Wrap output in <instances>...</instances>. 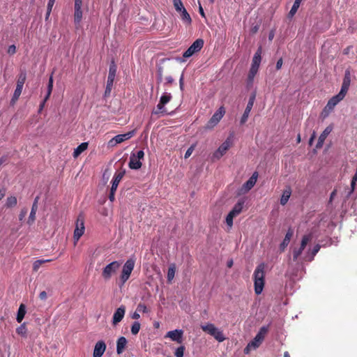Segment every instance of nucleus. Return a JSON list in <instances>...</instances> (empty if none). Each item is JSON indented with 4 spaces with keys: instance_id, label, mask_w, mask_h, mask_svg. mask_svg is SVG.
<instances>
[{
    "instance_id": "f257e3e1",
    "label": "nucleus",
    "mask_w": 357,
    "mask_h": 357,
    "mask_svg": "<svg viewBox=\"0 0 357 357\" xmlns=\"http://www.w3.org/2000/svg\"><path fill=\"white\" fill-rule=\"evenodd\" d=\"M255 292L259 295L264 289L265 284V264H259L253 273Z\"/></svg>"
},
{
    "instance_id": "f03ea898",
    "label": "nucleus",
    "mask_w": 357,
    "mask_h": 357,
    "mask_svg": "<svg viewBox=\"0 0 357 357\" xmlns=\"http://www.w3.org/2000/svg\"><path fill=\"white\" fill-rule=\"evenodd\" d=\"M135 260L132 258L128 259L124 264L121 275L119 277V286L122 287L129 279L132 271L134 269Z\"/></svg>"
},
{
    "instance_id": "7ed1b4c3",
    "label": "nucleus",
    "mask_w": 357,
    "mask_h": 357,
    "mask_svg": "<svg viewBox=\"0 0 357 357\" xmlns=\"http://www.w3.org/2000/svg\"><path fill=\"white\" fill-rule=\"evenodd\" d=\"M268 331V326H262L253 340H252L250 343H248V346L245 348L244 352L245 354H248L250 348L256 349L259 347V345L263 342L266 335Z\"/></svg>"
},
{
    "instance_id": "20e7f679",
    "label": "nucleus",
    "mask_w": 357,
    "mask_h": 357,
    "mask_svg": "<svg viewBox=\"0 0 357 357\" xmlns=\"http://www.w3.org/2000/svg\"><path fill=\"white\" fill-rule=\"evenodd\" d=\"M173 5L176 11L179 13L181 20L185 25H190L192 23V18L190 14L185 8L181 0H173Z\"/></svg>"
},
{
    "instance_id": "39448f33",
    "label": "nucleus",
    "mask_w": 357,
    "mask_h": 357,
    "mask_svg": "<svg viewBox=\"0 0 357 357\" xmlns=\"http://www.w3.org/2000/svg\"><path fill=\"white\" fill-rule=\"evenodd\" d=\"M26 79V74L24 71H22L18 75L17 80L16 89L14 91L13 97L10 100V105L13 106L18 100L23 89V86Z\"/></svg>"
},
{
    "instance_id": "423d86ee",
    "label": "nucleus",
    "mask_w": 357,
    "mask_h": 357,
    "mask_svg": "<svg viewBox=\"0 0 357 357\" xmlns=\"http://www.w3.org/2000/svg\"><path fill=\"white\" fill-rule=\"evenodd\" d=\"M172 98L171 93H164L159 100L158 104L156 106V109L152 112V114H157L164 116L167 114V111L165 107V105L167 104Z\"/></svg>"
},
{
    "instance_id": "0eeeda50",
    "label": "nucleus",
    "mask_w": 357,
    "mask_h": 357,
    "mask_svg": "<svg viewBox=\"0 0 357 357\" xmlns=\"http://www.w3.org/2000/svg\"><path fill=\"white\" fill-rule=\"evenodd\" d=\"M201 328L205 333L213 336L216 340L220 342H223L225 337L221 331L217 328L213 324H207L206 325L201 326Z\"/></svg>"
},
{
    "instance_id": "6e6552de",
    "label": "nucleus",
    "mask_w": 357,
    "mask_h": 357,
    "mask_svg": "<svg viewBox=\"0 0 357 357\" xmlns=\"http://www.w3.org/2000/svg\"><path fill=\"white\" fill-rule=\"evenodd\" d=\"M121 261H114L107 264L102 270V277L105 280H109L112 275L116 273L121 265Z\"/></svg>"
},
{
    "instance_id": "1a4fd4ad",
    "label": "nucleus",
    "mask_w": 357,
    "mask_h": 357,
    "mask_svg": "<svg viewBox=\"0 0 357 357\" xmlns=\"http://www.w3.org/2000/svg\"><path fill=\"white\" fill-rule=\"evenodd\" d=\"M345 97V95L343 93L339 92L338 94L336 96H334L332 97L328 101L327 105L325 106L324 109H323L322 114L324 115V116H328V114L331 112L335 107Z\"/></svg>"
},
{
    "instance_id": "9d476101",
    "label": "nucleus",
    "mask_w": 357,
    "mask_h": 357,
    "mask_svg": "<svg viewBox=\"0 0 357 357\" xmlns=\"http://www.w3.org/2000/svg\"><path fill=\"white\" fill-rule=\"evenodd\" d=\"M225 114V109L223 106H221L213 114L212 117L207 122L205 128L211 130L222 119Z\"/></svg>"
},
{
    "instance_id": "9b49d317",
    "label": "nucleus",
    "mask_w": 357,
    "mask_h": 357,
    "mask_svg": "<svg viewBox=\"0 0 357 357\" xmlns=\"http://www.w3.org/2000/svg\"><path fill=\"white\" fill-rule=\"evenodd\" d=\"M116 73V66L114 62L112 61L109 66V74L107 77V86L105 91V96H109L110 95L112 88L113 86V83L114 81V78Z\"/></svg>"
},
{
    "instance_id": "f8f14e48",
    "label": "nucleus",
    "mask_w": 357,
    "mask_h": 357,
    "mask_svg": "<svg viewBox=\"0 0 357 357\" xmlns=\"http://www.w3.org/2000/svg\"><path fill=\"white\" fill-rule=\"evenodd\" d=\"M85 231L84 218L82 214L77 216L75 229L74 231L73 238L75 242L78 241L80 237L84 234Z\"/></svg>"
},
{
    "instance_id": "ddd939ff",
    "label": "nucleus",
    "mask_w": 357,
    "mask_h": 357,
    "mask_svg": "<svg viewBox=\"0 0 357 357\" xmlns=\"http://www.w3.org/2000/svg\"><path fill=\"white\" fill-rule=\"evenodd\" d=\"M204 40L202 38L197 39L189 47L183 52V56L184 58H189L194 54L199 52L204 46Z\"/></svg>"
},
{
    "instance_id": "4468645a",
    "label": "nucleus",
    "mask_w": 357,
    "mask_h": 357,
    "mask_svg": "<svg viewBox=\"0 0 357 357\" xmlns=\"http://www.w3.org/2000/svg\"><path fill=\"white\" fill-rule=\"evenodd\" d=\"M312 236L311 234L304 235L302 238L301 246L299 248H295L293 250V260L297 261L298 258L302 254L303 251L305 248L307 244L312 240Z\"/></svg>"
},
{
    "instance_id": "2eb2a0df",
    "label": "nucleus",
    "mask_w": 357,
    "mask_h": 357,
    "mask_svg": "<svg viewBox=\"0 0 357 357\" xmlns=\"http://www.w3.org/2000/svg\"><path fill=\"white\" fill-rule=\"evenodd\" d=\"M231 146V142L229 137H228L220 146L219 148L213 153V159H220L222 157L226 152L229 150V149Z\"/></svg>"
},
{
    "instance_id": "dca6fc26",
    "label": "nucleus",
    "mask_w": 357,
    "mask_h": 357,
    "mask_svg": "<svg viewBox=\"0 0 357 357\" xmlns=\"http://www.w3.org/2000/svg\"><path fill=\"white\" fill-rule=\"evenodd\" d=\"M258 177V173L254 172L251 177L242 185L239 194H245L251 190L255 185Z\"/></svg>"
},
{
    "instance_id": "f3484780",
    "label": "nucleus",
    "mask_w": 357,
    "mask_h": 357,
    "mask_svg": "<svg viewBox=\"0 0 357 357\" xmlns=\"http://www.w3.org/2000/svg\"><path fill=\"white\" fill-rule=\"evenodd\" d=\"M134 135V130L128 132L125 134L117 135L114 137H113L109 142V144L112 146L115 145L116 144H120L127 139H130Z\"/></svg>"
},
{
    "instance_id": "a211bd4d",
    "label": "nucleus",
    "mask_w": 357,
    "mask_h": 357,
    "mask_svg": "<svg viewBox=\"0 0 357 357\" xmlns=\"http://www.w3.org/2000/svg\"><path fill=\"white\" fill-rule=\"evenodd\" d=\"M255 95L253 94L252 96H251L249 98V101L247 104V106H246V108L241 116V121H240V123L241 125L244 124L248 119V116H249V114H250V112L253 107V105H254V102H255Z\"/></svg>"
},
{
    "instance_id": "6ab92c4d",
    "label": "nucleus",
    "mask_w": 357,
    "mask_h": 357,
    "mask_svg": "<svg viewBox=\"0 0 357 357\" xmlns=\"http://www.w3.org/2000/svg\"><path fill=\"white\" fill-rule=\"evenodd\" d=\"M125 313L126 307L124 305H121L119 307H118L113 314V325H116L117 324L121 322L124 317Z\"/></svg>"
},
{
    "instance_id": "aec40b11",
    "label": "nucleus",
    "mask_w": 357,
    "mask_h": 357,
    "mask_svg": "<svg viewBox=\"0 0 357 357\" xmlns=\"http://www.w3.org/2000/svg\"><path fill=\"white\" fill-rule=\"evenodd\" d=\"M106 350V344L102 340L98 341L94 347L93 357H102Z\"/></svg>"
},
{
    "instance_id": "412c9836",
    "label": "nucleus",
    "mask_w": 357,
    "mask_h": 357,
    "mask_svg": "<svg viewBox=\"0 0 357 357\" xmlns=\"http://www.w3.org/2000/svg\"><path fill=\"white\" fill-rule=\"evenodd\" d=\"M350 84H351V73L349 70H347L344 73L342 87H341L340 92L346 96V94L349 90Z\"/></svg>"
},
{
    "instance_id": "4be33fe9",
    "label": "nucleus",
    "mask_w": 357,
    "mask_h": 357,
    "mask_svg": "<svg viewBox=\"0 0 357 357\" xmlns=\"http://www.w3.org/2000/svg\"><path fill=\"white\" fill-rule=\"evenodd\" d=\"M183 331L181 330L170 331L167 333V334L165 335V337H169L172 341H175L178 343H181L183 341Z\"/></svg>"
},
{
    "instance_id": "5701e85b",
    "label": "nucleus",
    "mask_w": 357,
    "mask_h": 357,
    "mask_svg": "<svg viewBox=\"0 0 357 357\" xmlns=\"http://www.w3.org/2000/svg\"><path fill=\"white\" fill-rule=\"evenodd\" d=\"M125 174H126L125 169H123V170L116 172L114 174L112 181L111 189H112L113 190H116L118 185H119L120 181H121V179L123 178V177L124 176Z\"/></svg>"
},
{
    "instance_id": "b1692460",
    "label": "nucleus",
    "mask_w": 357,
    "mask_h": 357,
    "mask_svg": "<svg viewBox=\"0 0 357 357\" xmlns=\"http://www.w3.org/2000/svg\"><path fill=\"white\" fill-rule=\"evenodd\" d=\"M262 47L260 46L257 50L252 58L251 67L259 69L261 61Z\"/></svg>"
},
{
    "instance_id": "393cba45",
    "label": "nucleus",
    "mask_w": 357,
    "mask_h": 357,
    "mask_svg": "<svg viewBox=\"0 0 357 357\" xmlns=\"http://www.w3.org/2000/svg\"><path fill=\"white\" fill-rule=\"evenodd\" d=\"M82 5L74 6L75 12H74V22L75 24L76 28L77 29L79 26V24L82 19L83 12L82 10Z\"/></svg>"
},
{
    "instance_id": "a878e982",
    "label": "nucleus",
    "mask_w": 357,
    "mask_h": 357,
    "mask_svg": "<svg viewBox=\"0 0 357 357\" xmlns=\"http://www.w3.org/2000/svg\"><path fill=\"white\" fill-rule=\"evenodd\" d=\"M331 131H332V128L331 126H328L325 128V130L322 132V133L319 137L318 142L316 145L317 149H320L322 147L325 139H326V137L331 133Z\"/></svg>"
},
{
    "instance_id": "bb28decb",
    "label": "nucleus",
    "mask_w": 357,
    "mask_h": 357,
    "mask_svg": "<svg viewBox=\"0 0 357 357\" xmlns=\"http://www.w3.org/2000/svg\"><path fill=\"white\" fill-rule=\"evenodd\" d=\"M38 199H39V197H36L35 198V200L33 203V205H32V207H31V213H30V215H29V219H28V221H27V223L31 225H32L35 220H36V211L38 210Z\"/></svg>"
},
{
    "instance_id": "cd10ccee",
    "label": "nucleus",
    "mask_w": 357,
    "mask_h": 357,
    "mask_svg": "<svg viewBox=\"0 0 357 357\" xmlns=\"http://www.w3.org/2000/svg\"><path fill=\"white\" fill-rule=\"evenodd\" d=\"M128 341L125 337H120L116 341V353L117 354H121L126 347Z\"/></svg>"
},
{
    "instance_id": "c85d7f7f",
    "label": "nucleus",
    "mask_w": 357,
    "mask_h": 357,
    "mask_svg": "<svg viewBox=\"0 0 357 357\" xmlns=\"http://www.w3.org/2000/svg\"><path fill=\"white\" fill-rule=\"evenodd\" d=\"M142 165V162L137 159V158L135 156V153H132L128 164L129 167L131 169H139L141 168Z\"/></svg>"
},
{
    "instance_id": "c756f323",
    "label": "nucleus",
    "mask_w": 357,
    "mask_h": 357,
    "mask_svg": "<svg viewBox=\"0 0 357 357\" xmlns=\"http://www.w3.org/2000/svg\"><path fill=\"white\" fill-rule=\"evenodd\" d=\"M294 234V231L291 229H289V230L287 231L285 236H284V238L283 239L282 242L281 243L280 245V249L281 250V251H284L285 250V248L287 247V245H289L290 241H291V238L292 237Z\"/></svg>"
},
{
    "instance_id": "7c9ffc66",
    "label": "nucleus",
    "mask_w": 357,
    "mask_h": 357,
    "mask_svg": "<svg viewBox=\"0 0 357 357\" xmlns=\"http://www.w3.org/2000/svg\"><path fill=\"white\" fill-rule=\"evenodd\" d=\"M244 204H245V200L243 199H241L238 201V202L234 205V206L233 207V208L231 209V211H230L231 213H233L235 215H239L243 208V206H244Z\"/></svg>"
},
{
    "instance_id": "2f4dec72",
    "label": "nucleus",
    "mask_w": 357,
    "mask_h": 357,
    "mask_svg": "<svg viewBox=\"0 0 357 357\" xmlns=\"http://www.w3.org/2000/svg\"><path fill=\"white\" fill-rule=\"evenodd\" d=\"M88 143L87 142H82L80 144L75 150L73 153V155L75 158H77L82 152H84L85 150L88 148Z\"/></svg>"
},
{
    "instance_id": "473e14b6",
    "label": "nucleus",
    "mask_w": 357,
    "mask_h": 357,
    "mask_svg": "<svg viewBox=\"0 0 357 357\" xmlns=\"http://www.w3.org/2000/svg\"><path fill=\"white\" fill-rule=\"evenodd\" d=\"M291 195V188L290 187H287L283 192L282 195V197L280 198V204L284 206L285 205L290 196Z\"/></svg>"
},
{
    "instance_id": "72a5a7b5",
    "label": "nucleus",
    "mask_w": 357,
    "mask_h": 357,
    "mask_svg": "<svg viewBox=\"0 0 357 357\" xmlns=\"http://www.w3.org/2000/svg\"><path fill=\"white\" fill-rule=\"evenodd\" d=\"M26 312V311L25 305L23 303L20 304L16 317V320L18 323H21L22 321Z\"/></svg>"
},
{
    "instance_id": "f704fd0d",
    "label": "nucleus",
    "mask_w": 357,
    "mask_h": 357,
    "mask_svg": "<svg viewBox=\"0 0 357 357\" xmlns=\"http://www.w3.org/2000/svg\"><path fill=\"white\" fill-rule=\"evenodd\" d=\"M301 1H302V0H295L294 1V3L288 14V17L289 18H291L295 15L298 8L300 7Z\"/></svg>"
},
{
    "instance_id": "c9c22d12",
    "label": "nucleus",
    "mask_w": 357,
    "mask_h": 357,
    "mask_svg": "<svg viewBox=\"0 0 357 357\" xmlns=\"http://www.w3.org/2000/svg\"><path fill=\"white\" fill-rule=\"evenodd\" d=\"M26 325L24 322L16 328V333L22 337H27V328Z\"/></svg>"
},
{
    "instance_id": "e433bc0d",
    "label": "nucleus",
    "mask_w": 357,
    "mask_h": 357,
    "mask_svg": "<svg viewBox=\"0 0 357 357\" xmlns=\"http://www.w3.org/2000/svg\"><path fill=\"white\" fill-rule=\"evenodd\" d=\"M52 261V259H38L34 261L33 264V271H38L40 267L45 263Z\"/></svg>"
},
{
    "instance_id": "4c0bfd02",
    "label": "nucleus",
    "mask_w": 357,
    "mask_h": 357,
    "mask_svg": "<svg viewBox=\"0 0 357 357\" xmlns=\"http://www.w3.org/2000/svg\"><path fill=\"white\" fill-rule=\"evenodd\" d=\"M321 246L319 244H317L314 246L313 249L311 251L310 256H306L305 260L311 261L314 259V256L319 251Z\"/></svg>"
},
{
    "instance_id": "58836bf2",
    "label": "nucleus",
    "mask_w": 357,
    "mask_h": 357,
    "mask_svg": "<svg viewBox=\"0 0 357 357\" xmlns=\"http://www.w3.org/2000/svg\"><path fill=\"white\" fill-rule=\"evenodd\" d=\"M17 200L15 196L8 197L6 199V206L7 208H11L17 205Z\"/></svg>"
},
{
    "instance_id": "ea45409f",
    "label": "nucleus",
    "mask_w": 357,
    "mask_h": 357,
    "mask_svg": "<svg viewBox=\"0 0 357 357\" xmlns=\"http://www.w3.org/2000/svg\"><path fill=\"white\" fill-rule=\"evenodd\" d=\"M175 272H176L175 264H172L169 267L168 272H167V280L169 282H171L173 280V278H174Z\"/></svg>"
},
{
    "instance_id": "a19ab883",
    "label": "nucleus",
    "mask_w": 357,
    "mask_h": 357,
    "mask_svg": "<svg viewBox=\"0 0 357 357\" xmlns=\"http://www.w3.org/2000/svg\"><path fill=\"white\" fill-rule=\"evenodd\" d=\"M52 89H53V77H52V75H51L49 79V82H48V85H47V93L45 98V101H47L49 99V98L52 93Z\"/></svg>"
},
{
    "instance_id": "79ce46f5",
    "label": "nucleus",
    "mask_w": 357,
    "mask_h": 357,
    "mask_svg": "<svg viewBox=\"0 0 357 357\" xmlns=\"http://www.w3.org/2000/svg\"><path fill=\"white\" fill-rule=\"evenodd\" d=\"M258 70L259 69H257V68L250 67V69L249 70L248 75V79L249 82H250V83L252 82L254 77H255L256 74L258 72Z\"/></svg>"
},
{
    "instance_id": "37998d69",
    "label": "nucleus",
    "mask_w": 357,
    "mask_h": 357,
    "mask_svg": "<svg viewBox=\"0 0 357 357\" xmlns=\"http://www.w3.org/2000/svg\"><path fill=\"white\" fill-rule=\"evenodd\" d=\"M140 323L135 321L131 326V333L132 335H137L140 330Z\"/></svg>"
},
{
    "instance_id": "c03bdc74",
    "label": "nucleus",
    "mask_w": 357,
    "mask_h": 357,
    "mask_svg": "<svg viewBox=\"0 0 357 357\" xmlns=\"http://www.w3.org/2000/svg\"><path fill=\"white\" fill-rule=\"evenodd\" d=\"M236 215H235L233 213L229 212L226 217V223L229 227H232L233 226V219Z\"/></svg>"
},
{
    "instance_id": "a18cd8bd",
    "label": "nucleus",
    "mask_w": 357,
    "mask_h": 357,
    "mask_svg": "<svg viewBox=\"0 0 357 357\" xmlns=\"http://www.w3.org/2000/svg\"><path fill=\"white\" fill-rule=\"evenodd\" d=\"M185 347L181 345L180 347H178L175 352H174V355L176 357H183V354H184V351H185Z\"/></svg>"
},
{
    "instance_id": "49530a36",
    "label": "nucleus",
    "mask_w": 357,
    "mask_h": 357,
    "mask_svg": "<svg viewBox=\"0 0 357 357\" xmlns=\"http://www.w3.org/2000/svg\"><path fill=\"white\" fill-rule=\"evenodd\" d=\"M137 311L142 312L143 313H146V312H148V309L144 303H140L138 304V305L137 307Z\"/></svg>"
},
{
    "instance_id": "de8ad7c7",
    "label": "nucleus",
    "mask_w": 357,
    "mask_h": 357,
    "mask_svg": "<svg viewBox=\"0 0 357 357\" xmlns=\"http://www.w3.org/2000/svg\"><path fill=\"white\" fill-rule=\"evenodd\" d=\"M194 149H195V145L190 146L185 153V156H184L185 158H189L191 155V154L192 153Z\"/></svg>"
},
{
    "instance_id": "09e8293b",
    "label": "nucleus",
    "mask_w": 357,
    "mask_h": 357,
    "mask_svg": "<svg viewBox=\"0 0 357 357\" xmlns=\"http://www.w3.org/2000/svg\"><path fill=\"white\" fill-rule=\"evenodd\" d=\"M135 156L137 158V160H139L140 161L144 157V151L139 150L136 153H135Z\"/></svg>"
},
{
    "instance_id": "8fccbe9b",
    "label": "nucleus",
    "mask_w": 357,
    "mask_h": 357,
    "mask_svg": "<svg viewBox=\"0 0 357 357\" xmlns=\"http://www.w3.org/2000/svg\"><path fill=\"white\" fill-rule=\"evenodd\" d=\"M8 53L9 54H14L16 53V46L15 45H11L8 48Z\"/></svg>"
},
{
    "instance_id": "3c124183",
    "label": "nucleus",
    "mask_w": 357,
    "mask_h": 357,
    "mask_svg": "<svg viewBox=\"0 0 357 357\" xmlns=\"http://www.w3.org/2000/svg\"><path fill=\"white\" fill-rule=\"evenodd\" d=\"M26 213H27V211L26 209L24 208V209H22L21 211H20V213L19 215V219L20 220H22L24 217L26 216Z\"/></svg>"
},
{
    "instance_id": "603ef678",
    "label": "nucleus",
    "mask_w": 357,
    "mask_h": 357,
    "mask_svg": "<svg viewBox=\"0 0 357 357\" xmlns=\"http://www.w3.org/2000/svg\"><path fill=\"white\" fill-rule=\"evenodd\" d=\"M282 64H283V60H282V58H280V59L278 60L277 63H276V66H275L276 70H278L281 69V68H282Z\"/></svg>"
},
{
    "instance_id": "864d4df0",
    "label": "nucleus",
    "mask_w": 357,
    "mask_h": 357,
    "mask_svg": "<svg viewBox=\"0 0 357 357\" xmlns=\"http://www.w3.org/2000/svg\"><path fill=\"white\" fill-rule=\"evenodd\" d=\"M115 192H116V190H113L112 189H110V192L109 195V199L111 202H114L115 199Z\"/></svg>"
},
{
    "instance_id": "5fc2aeb1",
    "label": "nucleus",
    "mask_w": 357,
    "mask_h": 357,
    "mask_svg": "<svg viewBox=\"0 0 357 357\" xmlns=\"http://www.w3.org/2000/svg\"><path fill=\"white\" fill-rule=\"evenodd\" d=\"M39 298L40 300H46V298H47V293L45 291H43L40 293L39 294Z\"/></svg>"
},
{
    "instance_id": "6e6d98bb",
    "label": "nucleus",
    "mask_w": 357,
    "mask_h": 357,
    "mask_svg": "<svg viewBox=\"0 0 357 357\" xmlns=\"http://www.w3.org/2000/svg\"><path fill=\"white\" fill-rule=\"evenodd\" d=\"M183 74L181 75L180 79H179V86L181 91L183 90L184 86V82H183Z\"/></svg>"
},
{
    "instance_id": "4d7b16f0",
    "label": "nucleus",
    "mask_w": 357,
    "mask_h": 357,
    "mask_svg": "<svg viewBox=\"0 0 357 357\" xmlns=\"http://www.w3.org/2000/svg\"><path fill=\"white\" fill-rule=\"evenodd\" d=\"M337 194V190L336 189H334L333 190V192L331 193V196H330V199H329V203H331L333 202V199H334V197H335Z\"/></svg>"
},
{
    "instance_id": "13d9d810",
    "label": "nucleus",
    "mask_w": 357,
    "mask_h": 357,
    "mask_svg": "<svg viewBox=\"0 0 357 357\" xmlns=\"http://www.w3.org/2000/svg\"><path fill=\"white\" fill-rule=\"evenodd\" d=\"M165 80L167 84H171L174 82V79L171 76L166 77Z\"/></svg>"
},
{
    "instance_id": "bf43d9fd",
    "label": "nucleus",
    "mask_w": 357,
    "mask_h": 357,
    "mask_svg": "<svg viewBox=\"0 0 357 357\" xmlns=\"http://www.w3.org/2000/svg\"><path fill=\"white\" fill-rule=\"evenodd\" d=\"M55 1L56 0H49L48 3H47V8H49L50 10H52V7L55 3Z\"/></svg>"
},
{
    "instance_id": "052dcab7",
    "label": "nucleus",
    "mask_w": 357,
    "mask_h": 357,
    "mask_svg": "<svg viewBox=\"0 0 357 357\" xmlns=\"http://www.w3.org/2000/svg\"><path fill=\"white\" fill-rule=\"evenodd\" d=\"M131 317H132V319H139L140 315H139V312L136 310V311H135V312L132 314Z\"/></svg>"
},
{
    "instance_id": "680f3d73",
    "label": "nucleus",
    "mask_w": 357,
    "mask_h": 357,
    "mask_svg": "<svg viewBox=\"0 0 357 357\" xmlns=\"http://www.w3.org/2000/svg\"><path fill=\"white\" fill-rule=\"evenodd\" d=\"M6 195V189L1 188L0 189V201L5 197Z\"/></svg>"
},
{
    "instance_id": "e2e57ef3",
    "label": "nucleus",
    "mask_w": 357,
    "mask_h": 357,
    "mask_svg": "<svg viewBox=\"0 0 357 357\" xmlns=\"http://www.w3.org/2000/svg\"><path fill=\"white\" fill-rule=\"evenodd\" d=\"M199 13L202 17H204V18L206 17L205 13H204V9L201 5H199Z\"/></svg>"
},
{
    "instance_id": "0e129e2a",
    "label": "nucleus",
    "mask_w": 357,
    "mask_h": 357,
    "mask_svg": "<svg viewBox=\"0 0 357 357\" xmlns=\"http://www.w3.org/2000/svg\"><path fill=\"white\" fill-rule=\"evenodd\" d=\"M7 161V156L6 155H3L1 158H0V166L6 162Z\"/></svg>"
},
{
    "instance_id": "69168bd1",
    "label": "nucleus",
    "mask_w": 357,
    "mask_h": 357,
    "mask_svg": "<svg viewBox=\"0 0 357 357\" xmlns=\"http://www.w3.org/2000/svg\"><path fill=\"white\" fill-rule=\"evenodd\" d=\"M314 138H315V132H314L312 133V136H311L310 139V141H309L310 144H312V142H313V140H314Z\"/></svg>"
},
{
    "instance_id": "338daca9",
    "label": "nucleus",
    "mask_w": 357,
    "mask_h": 357,
    "mask_svg": "<svg viewBox=\"0 0 357 357\" xmlns=\"http://www.w3.org/2000/svg\"><path fill=\"white\" fill-rule=\"evenodd\" d=\"M51 12H52V10H50L49 8H47V13H46V16H45L46 20H47L48 17H50Z\"/></svg>"
},
{
    "instance_id": "774afa93",
    "label": "nucleus",
    "mask_w": 357,
    "mask_h": 357,
    "mask_svg": "<svg viewBox=\"0 0 357 357\" xmlns=\"http://www.w3.org/2000/svg\"><path fill=\"white\" fill-rule=\"evenodd\" d=\"M82 5V0H75V6Z\"/></svg>"
}]
</instances>
